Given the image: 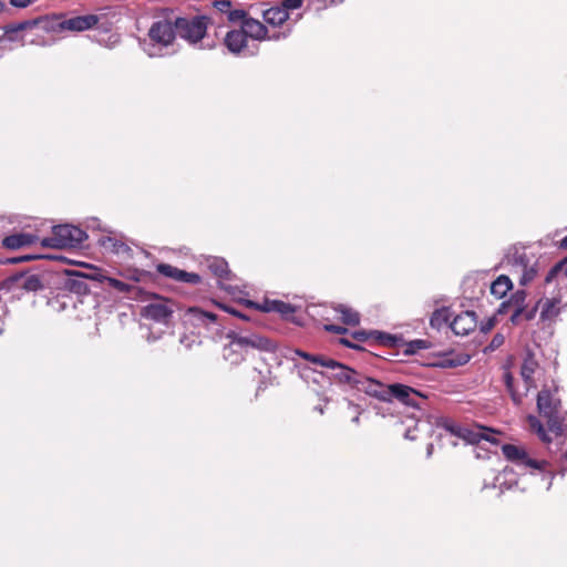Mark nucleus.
<instances>
[{
    "mask_svg": "<svg viewBox=\"0 0 567 567\" xmlns=\"http://www.w3.org/2000/svg\"><path fill=\"white\" fill-rule=\"evenodd\" d=\"M275 302H276V300L265 298L261 302L248 300L247 305L249 307L260 310L262 312H274L272 308L275 306H272V305H275Z\"/></svg>",
    "mask_w": 567,
    "mask_h": 567,
    "instance_id": "nucleus-38",
    "label": "nucleus"
},
{
    "mask_svg": "<svg viewBox=\"0 0 567 567\" xmlns=\"http://www.w3.org/2000/svg\"><path fill=\"white\" fill-rule=\"evenodd\" d=\"M230 340L223 349V357L233 365H237L245 359L248 349H257L265 352H275L277 343L264 336L257 333L238 334L235 331L227 333Z\"/></svg>",
    "mask_w": 567,
    "mask_h": 567,
    "instance_id": "nucleus-2",
    "label": "nucleus"
},
{
    "mask_svg": "<svg viewBox=\"0 0 567 567\" xmlns=\"http://www.w3.org/2000/svg\"><path fill=\"white\" fill-rule=\"evenodd\" d=\"M175 29L177 34L192 43L202 40L207 31V22L205 17H195L193 19L176 18Z\"/></svg>",
    "mask_w": 567,
    "mask_h": 567,
    "instance_id": "nucleus-8",
    "label": "nucleus"
},
{
    "mask_svg": "<svg viewBox=\"0 0 567 567\" xmlns=\"http://www.w3.org/2000/svg\"><path fill=\"white\" fill-rule=\"evenodd\" d=\"M337 311L341 313L343 323L349 326H357L360 323V315L355 310L344 305H339Z\"/></svg>",
    "mask_w": 567,
    "mask_h": 567,
    "instance_id": "nucleus-33",
    "label": "nucleus"
},
{
    "mask_svg": "<svg viewBox=\"0 0 567 567\" xmlns=\"http://www.w3.org/2000/svg\"><path fill=\"white\" fill-rule=\"evenodd\" d=\"M302 6V0H282L281 7L288 10H295Z\"/></svg>",
    "mask_w": 567,
    "mask_h": 567,
    "instance_id": "nucleus-53",
    "label": "nucleus"
},
{
    "mask_svg": "<svg viewBox=\"0 0 567 567\" xmlns=\"http://www.w3.org/2000/svg\"><path fill=\"white\" fill-rule=\"evenodd\" d=\"M560 247L561 248H567V235L560 240Z\"/></svg>",
    "mask_w": 567,
    "mask_h": 567,
    "instance_id": "nucleus-63",
    "label": "nucleus"
},
{
    "mask_svg": "<svg viewBox=\"0 0 567 567\" xmlns=\"http://www.w3.org/2000/svg\"><path fill=\"white\" fill-rule=\"evenodd\" d=\"M291 32V28H288L287 30L285 31H275L272 33H268L267 32V38L266 40H270V41H279V40H282V39H286L288 38V35L290 34Z\"/></svg>",
    "mask_w": 567,
    "mask_h": 567,
    "instance_id": "nucleus-51",
    "label": "nucleus"
},
{
    "mask_svg": "<svg viewBox=\"0 0 567 567\" xmlns=\"http://www.w3.org/2000/svg\"><path fill=\"white\" fill-rule=\"evenodd\" d=\"M526 301V291L517 290L508 300L503 301L497 309L498 315L511 313L509 320L513 324L522 323V311Z\"/></svg>",
    "mask_w": 567,
    "mask_h": 567,
    "instance_id": "nucleus-11",
    "label": "nucleus"
},
{
    "mask_svg": "<svg viewBox=\"0 0 567 567\" xmlns=\"http://www.w3.org/2000/svg\"><path fill=\"white\" fill-rule=\"evenodd\" d=\"M493 327V320L489 319L488 322L482 327V331H487Z\"/></svg>",
    "mask_w": 567,
    "mask_h": 567,
    "instance_id": "nucleus-61",
    "label": "nucleus"
},
{
    "mask_svg": "<svg viewBox=\"0 0 567 567\" xmlns=\"http://www.w3.org/2000/svg\"><path fill=\"white\" fill-rule=\"evenodd\" d=\"M538 303L543 322H554L565 308L559 297L539 299Z\"/></svg>",
    "mask_w": 567,
    "mask_h": 567,
    "instance_id": "nucleus-18",
    "label": "nucleus"
},
{
    "mask_svg": "<svg viewBox=\"0 0 567 567\" xmlns=\"http://www.w3.org/2000/svg\"><path fill=\"white\" fill-rule=\"evenodd\" d=\"M274 306V312L279 313L285 320H290L291 322L299 326L301 324V321L299 319L292 317V315L296 311V307H293L291 303L281 300H276Z\"/></svg>",
    "mask_w": 567,
    "mask_h": 567,
    "instance_id": "nucleus-29",
    "label": "nucleus"
},
{
    "mask_svg": "<svg viewBox=\"0 0 567 567\" xmlns=\"http://www.w3.org/2000/svg\"><path fill=\"white\" fill-rule=\"evenodd\" d=\"M1 288L12 293L20 291L35 293L45 288V280L44 276L35 269H25L7 277L2 281Z\"/></svg>",
    "mask_w": 567,
    "mask_h": 567,
    "instance_id": "nucleus-6",
    "label": "nucleus"
},
{
    "mask_svg": "<svg viewBox=\"0 0 567 567\" xmlns=\"http://www.w3.org/2000/svg\"><path fill=\"white\" fill-rule=\"evenodd\" d=\"M532 262V258L526 254V248L520 246H512L508 248L503 264L506 267H511L512 271L517 272L524 267H527L528 264Z\"/></svg>",
    "mask_w": 567,
    "mask_h": 567,
    "instance_id": "nucleus-17",
    "label": "nucleus"
},
{
    "mask_svg": "<svg viewBox=\"0 0 567 567\" xmlns=\"http://www.w3.org/2000/svg\"><path fill=\"white\" fill-rule=\"evenodd\" d=\"M442 426L456 437L464 440L468 444H480L481 442L489 443L497 446V440L494 437V432L485 427L470 429L462 426L451 419H445Z\"/></svg>",
    "mask_w": 567,
    "mask_h": 567,
    "instance_id": "nucleus-7",
    "label": "nucleus"
},
{
    "mask_svg": "<svg viewBox=\"0 0 567 567\" xmlns=\"http://www.w3.org/2000/svg\"><path fill=\"white\" fill-rule=\"evenodd\" d=\"M528 422H529L530 426L536 430L539 439L543 442H545V443H550L551 442V437L549 436V434H551V433L548 431V429L546 430L544 427L542 422L536 416L530 415L528 417Z\"/></svg>",
    "mask_w": 567,
    "mask_h": 567,
    "instance_id": "nucleus-34",
    "label": "nucleus"
},
{
    "mask_svg": "<svg viewBox=\"0 0 567 567\" xmlns=\"http://www.w3.org/2000/svg\"><path fill=\"white\" fill-rule=\"evenodd\" d=\"M433 453V444L430 443L426 447V456L430 457Z\"/></svg>",
    "mask_w": 567,
    "mask_h": 567,
    "instance_id": "nucleus-62",
    "label": "nucleus"
},
{
    "mask_svg": "<svg viewBox=\"0 0 567 567\" xmlns=\"http://www.w3.org/2000/svg\"><path fill=\"white\" fill-rule=\"evenodd\" d=\"M559 271H563L564 275L567 277V257L560 261L559 264H556L546 275L545 281L550 282Z\"/></svg>",
    "mask_w": 567,
    "mask_h": 567,
    "instance_id": "nucleus-40",
    "label": "nucleus"
},
{
    "mask_svg": "<svg viewBox=\"0 0 567 567\" xmlns=\"http://www.w3.org/2000/svg\"><path fill=\"white\" fill-rule=\"evenodd\" d=\"M502 452L505 458L520 471H530L532 473L534 471L539 472L543 478L548 481L546 489L550 488L554 474L551 470H549V463L547 461L532 457L523 446L515 444H503Z\"/></svg>",
    "mask_w": 567,
    "mask_h": 567,
    "instance_id": "nucleus-4",
    "label": "nucleus"
},
{
    "mask_svg": "<svg viewBox=\"0 0 567 567\" xmlns=\"http://www.w3.org/2000/svg\"><path fill=\"white\" fill-rule=\"evenodd\" d=\"M538 308H539L538 301L536 302L535 306H533L529 309H527L526 305H525L524 306V310L522 311V322L523 321H530V320H533L536 317Z\"/></svg>",
    "mask_w": 567,
    "mask_h": 567,
    "instance_id": "nucleus-46",
    "label": "nucleus"
},
{
    "mask_svg": "<svg viewBox=\"0 0 567 567\" xmlns=\"http://www.w3.org/2000/svg\"><path fill=\"white\" fill-rule=\"evenodd\" d=\"M517 272H520L519 285L527 286L529 282L534 280L537 275V270L535 268V264H528L527 267L522 268Z\"/></svg>",
    "mask_w": 567,
    "mask_h": 567,
    "instance_id": "nucleus-36",
    "label": "nucleus"
},
{
    "mask_svg": "<svg viewBox=\"0 0 567 567\" xmlns=\"http://www.w3.org/2000/svg\"><path fill=\"white\" fill-rule=\"evenodd\" d=\"M477 326V318L474 311H462L450 322V328L457 336H467L473 332Z\"/></svg>",
    "mask_w": 567,
    "mask_h": 567,
    "instance_id": "nucleus-15",
    "label": "nucleus"
},
{
    "mask_svg": "<svg viewBox=\"0 0 567 567\" xmlns=\"http://www.w3.org/2000/svg\"><path fill=\"white\" fill-rule=\"evenodd\" d=\"M84 276L87 284L89 281L104 282L107 277L102 275L96 268L91 269L89 272H84Z\"/></svg>",
    "mask_w": 567,
    "mask_h": 567,
    "instance_id": "nucleus-44",
    "label": "nucleus"
},
{
    "mask_svg": "<svg viewBox=\"0 0 567 567\" xmlns=\"http://www.w3.org/2000/svg\"><path fill=\"white\" fill-rule=\"evenodd\" d=\"M99 20L96 14L78 16L62 21L60 27L70 31H85L96 25Z\"/></svg>",
    "mask_w": 567,
    "mask_h": 567,
    "instance_id": "nucleus-22",
    "label": "nucleus"
},
{
    "mask_svg": "<svg viewBox=\"0 0 567 567\" xmlns=\"http://www.w3.org/2000/svg\"><path fill=\"white\" fill-rule=\"evenodd\" d=\"M503 382L514 405L520 406L528 392L534 386H526L525 382H517L507 365L503 367Z\"/></svg>",
    "mask_w": 567,
    "mask_h": 567,
    "instance_id": "nucleus-12",
    "label": "nucleus"
},
{
    "mask_svg": "<svg viewBox=\"0 0 567 567\" xmlns=\"http://www.w3.org/2000/svg\"><path fill=\"white\" fill-rule=\"evenodd\" d=\"M340 343L350 349L362 350V348L360 346L353 343L352 341H350L349 339H346V338H341Z\"/></svg>",
    "mask_w": 567,
    "mask_h": 567,
    "instance_id": "nucleus-57",
    "label": "nucleus"
},
{
    "mask_svg": "<svg viewBox=\"0 0 567 567\" xmlns=\"http://www.w3.org/2000/svg\"><path fill=\"white\" fill-rule=\"evenodd\" d=\"M16 28H17V23H11V24L6 25L3 28L4 33L0 37V42H2L3 40H8L10 42L17 41L18 33L20 32V30H16Z\"/></svg>",
    "mask_w": 567,
    "mask_h": 567,
    "instance_id": "nucleus-42",
    "label": "nucleus"
},
{
    "mask_svg": "<svg viewBox=\"0 0 567 567\" xmlns=\"http://www.w3.org/2000/svg\"><path fill=\"white\" fill-rule=\"evenodd\" d=\"M517 485V480L512 467L506 466L502 472L493 477V482L489 484L484 482L483 488H499L501 493L505 489H511Z\"/></svg>",
    "mask_w": 567,
    "mask_h": 567,
    "instance_id": "nucleus-20",
    "label": "nucleus"
},
{
    "mask_svg": "<svg viewBox=\"0 0 567 567\" xmlns=\"http://www.w3.org/2000/svg\"><path fill=\"white\" fill-rule=\"evenodd\" d=\"M430 348V342L423 339H414L405 343L404 354L412 355L417 353L420 350Z\"/></svg>",
    "mask_w": 567,
    "mask_h": 567,
    "instance_id": "nucleus-35",
    "label": "nucleus"
},
{
    "mask_svg": "<svg viewBox=\"0 0 567 567\" xmlns=\"http://www.w3.org/2000/svg\"><path fill=\"white\" fill-rule=\"evenodd\" d=\"M344 0H313V4H317V10H324L328 7L338 6L343 3Z\"/></svg>",
    "mask_w": 567,
    "mask_h": 567,
    "instance_id": "nucleus-49",
    "label": "nucleus"
},
{
    "mask_svg": "<svg viewBox=\"0 0 567 567\" xmlns=\"http://www.w3.org/2000/svg\"><path fill=\"white\" fill-rule=\"evenodd\" d=\"M241 30L247 39L250 38L252 40L262 41L267 38V27L259 20L250 17L243 21Z\"/></svg>",
    "mask_w": 567,
    "mask_h": 567,
    "instance_id": "nucleus-24",
    "label": "nucleus"
},
{
    "mask_svg": "<svg viewBox=\"0 0 567 567\" xmlns=\"http://www.w3.org/2000/svg\"><path fill=\"white\" fill-rule=\"evenodd\" d=\"M225 45L231 53H244L247 51V38L243 30H231L225 37Z\"/></svg>",
    "mask_w": 567,
    "mask_h": 567,
    "instance_id": "nucleus-23",
    "label": "nucleus"
},
{
    "mask_svg": "<svg viewBox=\"0 0 567 567\" xmlns=\"http://www.w3.org/2000/svg\"><path fill=\"white\" fill-rule=\"evenodd\" d=\"M99 244L105 250L117 255H130L132 251L128 245L113 237H103L99 239Z\"/></svg>",
    "mask_w": 567,
    "mask_h": 567,
    "instance_id": "nucleus-26",
    "label": "nucleus"
},
{
    "mask_svg": "<svg viewBox=\"0 0 567 567\" xmlns=\"http://www.w3.org/2000/svg\"><path fill=\"white\" fill-rule=\"evenodd\" d=\"M513 288L512 280L506 275L498 276L491 285V293L502 299Z\"/></svg>",
    "mask_w": 567,
    "mask_h": 567,
    "instance_id": "nucleus-27",
    "label": "nucleus"
},
{
    "mask_svg": "<svg viewBox=\"0 0 567 567\" xmlns=\"http://www.w3.org/2000/svg\"><path fill=\"white\" fill-rule=\"evenodd\" d=\"M173 306L174 303L168 299L156 298L142 308L141 315L145 319L167 327L174 313Z\"/></svg>",
    "mask_w": 567,
    "mask_h": 567,
    "instance_id": "nucleus-9",
    "label": "nucleus"
},
{
    "mask_svg": "<svg viewBox=\"0 0 567 567\" xmlns=\"http://www.w3.org/2000/svg\"><path fill=\"white\" fill-rule=\"evenodd\" d=\"M450 318H451L450 308L442 307V308L436 309L432 313V316L430 318V324L432 328L441 329L443 326H445L447 323L450 324Z\"/></svg>",
    "mask_w": 567,
    "mask_h": 567,
    "instance_id": "nucleus-30",
    "label": "nucleus"
},
{
    "mask_svg": "<svg viewBox=\"0 0 567 567\" xmlns=\"http://www.w3.org/2000/svg\"><path fill=\"white\" fill-rule=\"evenodd\" d=\"M505 337L502 333H496L488 344L489 350H495L504 344Z\"/></svg>",
    "mask_w": 567,
    "mask_h": 567,
    "instance_id": "nucleus-52",
    "label": "nucleus"
},
{
    "mask_svg": "<svg viewBox=\"0 0 567 567\" xmlns=\"http://www.w3.org/2000/svg\"><path fill=\"white\" fill-rule=\"evenodd\" d=\"M41 246L44 248L62 249L56 235H53V234L51 237H45V238L41 239Z\"/></svg>",
    "mask_w": 567,
    "mask_h": 567,
    "instance_id": "nucleus-47",
    "label": "nucleus"
},
{
    "mask_svg": "<svg viewBox=\"0 0 567 567\" xmlns=\"http://www.w3.org/2000/svg\"><path fill=\"white\" fill-rule=\"evenodd\" d=\"M315 410L319 412L320 414H323V408L322 406H316Z\"/></svg>",
    "mask_w": 567,
    "mask_h": 567,
    "instance_id": "nucleus-64",
    "label": "nucleus"
},
{
    "mask_svg": "<svg viewBox=\"0 0 567 567\" xmlns=\"http://www.w3.org/2000/svg\"><path fill=\"white\" fill-rule=\"evenodd\" d=\"M32 0H10V4L14 8H27Z\"/></svg>",
    "mask_w": 567,
    "mask_h": 567,
    "instance_id": "nucleus-56",
    "label": "nucleus"
},
{
    "mask_svg": "<svg viewBox=\"0 0 567 567\" xmlns=\"http://www.w3.org/2000/svg\"><path fill=\"white\" fill-rule=\"evenodd\" d=\"M482 443L483 442H481L480 444H476L477 445V447H476V457H478V458H481V457H489L488 456V452H485V454L480 453V450H482V446H481Z\"/></svg>",
    "mask_w": 567,
    "mask_h": 567,
    "instance_id": "nucleus-59",
    "label": "nucleus"
},
{
    "mask_svg": "<svg viewBox=\"0 0 567 567\" xmlns=\"http://www.w3.org/2000/svg\"><path fill=\"white\" fill-rule=\"evenodd\" d=\"M347 410L349 414H351V422L355 425L360 424V415L362 413V409L359 404L353 403L352 401H347Z\"/></svg>",
    "mask_w": 567,
    "mask_h": 567,
    "instance_id": "nucleus-41",
    "label": "nucleus"
},
{
    "mask_svg": "<svg viewBox=\"0 0 567 567\" xmlns=\"http://www.w3.org/2000/svg\"><path fill=\"white\" fill-rule=\"evenodd\" d=\"M214 7H215V9L220 14H225L227 17L229 11H230V9H231V1H229V0H216L214 2Z\"/></svg>",
    "mask_w": 567,
    "mask_h": 567,
    "instance_id": "nucleus-45",
    "label": "nucleus"
},
{
    "mask_svg": "<svg viewBox=\"0 0 567 567\" xmlns=\"http://www.w3.org/2000/svg\"><path fill=\"white\" fill-rule=\"evenodd\" d=\"M262 18L267 24L279 27L289 19V13L281 6H277L265 10Z\"/></svg>",
    "mask_w": 567,
    "mask_h": 567,
    "instance_id": "nucleus-25",
    "label": "nucleus"
},
{
    "mask_svg": "<svg viewBox=\"0 0 567 567\" xmlns=\"http://www.w3.org/2000/svg\"><path fill=\"white\" fill-rule=\"evenodd\" d=\"M352 338L359 342H364L372 339V330H357L351 333Z\"/></svg>",
    "mask_w": 567,
    "mask_h": 567,
    "instance_id": "nucleus-50",
    "label": "nucleus"
},
{
    "mask_svg": "<svg viewBox=\"0 0 567 567\" xmlns=\"http://www.w3.org/2000/svg\"><path fill=\"white\" fill-rule=\"evenodd\" d=\"M156 270L159 275L173 279L178 282H186L190 285H198L202 280L200 276L196 272H188L179 269L169 264L161 262L156 266Z\"/></svg>",
    "mask_w": 567,
    "mask_h": 567,
    "instance_id": "nucleus-13",
    "label": "nucleus"
},
{
    "mask_svg": "<svg viewBox=\"0 0 567 567\" xmlns=\"http://www.w3.org/2000/svg\"><path fill=\"white\" fill-rule=\"evenodd\" d=\"M227 20L231 23H243L244 20L248 19L247 12L243 9H230Z\"/></svg>",
    "mask_w": 567,
    "mask_h": 567,
    "instance_id": "nucleus-43",
    "label": "nucleus"
},
{
    "mask_svg": "<svg viewBox=\"0 0 567 567\" xmlns=\"http://www.w3.org/2000/svg\"><path fill=\"white\" fill-rule=\"evenodd\" d=\"M105 282H107V285L111 288L117 290L118 292H123V293L128 292L133 288L132 285L124 282L122 280H118L116 278H112V277H106Z\"/></svg>",
    "mask_w": 567,
    "mask_h": 567,
    "instance_id": "nucleus-39",
    "label": "nucleus"
},
{
    "mask_svg": "<svg viewBox=\"0 0 567 567\" xmlns=\"http://www.w3.org/2000/svg\"><path fill=\"white\" fill-rule=\"evenodd\" d=\"M540 365L532 351H526L520 364L519 374L526 386L537 388L536 378L540 374Z\"/></svg>",
    "mask_w": 567,
    "mask_h": 567,
    "instance_id": "nucleus-14",
    "label": "nucleus"
},
{
    "mask_svg": "<svg viewBox=\"0 0 567 567\" xmlns=\"http://www.w3.org/2000/svg\"><path fill=\"white\" fill-rule=\"evenodd\" d=\"M52 233L53 235H56L62 248L79 247L87 238V235L83 229L69 224L53 226Z\"/></svg>",
    "mask_w": 567,
    "mask_h": 567,
    "instance_id": "nucleus-10",
    "label": "nucleus"
},
{
    "mask_svg": "<svg viewBox=\"0 0 567 567\" xmlns=\"http://www.w3.org/2000/svg\"><path fill=\"white\" fill-rule=\"evenodd\" d=\"M404 437L411 441L415 440L416 436L414 434V430L408 429L404 433Z\"/></svg>",
    "mask_w": 567,
    "mask_h": 567,
    "instance_id": "nucleus-58",
    "label": "nucleus"
},
{
    "mask_svg": "<svg viewBox=\"0 0 567 567\" xmlns=\"http://www.w3.org/2000/svg\"><path fill=\"white\" fill-rule=\"evenodd\" d=\"M39 237L31 233H16L2 239V246L10 250L30 247L38 243Z\"/></svg>",
    "mask_w": 567,
    "mask_h": 567,
    "instance_id": "nucleus-21",
    "label": "nucleus"
},
{
    "mask_svg": "<svg viewBox=\"0 0 567 567\" xmlns=\"http://www.w3.org/2000/svg\"><path fill=\"white\" fill-rule=\"evenodd\" d=\"M327 369L331 370V378L336 383L363 392L381 402L390 403L395 399L406 406L420 411L425 409L427 398L409 385L402 383L384 384L333 359L328 361Z\"/></svg>",
    "mask_w": 567,
    "mask_h": 567,
    "instance_id": "nucleus-1",
    "label": "nucleus"
},
{
    "mask_svg": "<svg viewBox=\"0 0 567 567\" xmlns=\"http://www.w3.org/2000/svg\"><path fill=\"white\" fill-rule=\"evenodd\" d=\"M267 382L266 381H260L258 386H257V394L260 392V391H264L266 388H267Z\"/></svg>",
    "mask_w": 567,
    "mask_h": 567,
    "instance_id": "nucleus-60",
    "label": "nucleus"
},
{
    "mask_svg": "<svg viewBox=\"0 0 567 567\" xmlns=\"http://www.w3.org/2000/svg\"><path fill=\"white\" fill-rule=\"evenodd\" d=\"M41 21H42L41 18H35V19L18 22L16 30L24 31L28 29H32V28L37 27Z\"/></svg>",
    "mask_w": 567,
    "mask_h": 567,
    "instance_id": "nucleus-48",
    "label": "nucleus"
},
{
    "mask_svg": "<svg viewBox=\"0 0 567 567\" xmlns=\"http://www.w3.org/2000/svg\"><path fill=\"white\" fill-rule=\"evenodd\" d=\"M65 279L63 287L65 290L79 296L87 295L91 290L90 285L85 280L84 272L78 270H65Z\"/></svg>",
    "mask_w": 567,
    "mask_h": 567,
    "instance_id": "nucleus-16",
    "label": "nucleus"
},
{
    "mask_svg": "<svg viewBox=\"0 0 567 567\" xmlns=\"http://www.w3.org/2000/svg\"><path fill=\"white\" fill-rule=\"evenodd\" d=\"M221 308H223L226 312H228V313H230V315H233V316H235V317H238V318H240V319H243V320H249V318H248L246 315H244V313L239 312L238 310H236V309H235V308H233V307L221 306Z\"/></svg>",
    "mask_w": 567,
    "mask_h": 567,
    "instance_id": "nucleus-55",
    "label": "nucleus"
},
{
    "mask_svg": "<svg viewBox=\"0 0 567 567\" xmlns=\"http://www.w3.org/2000/svg\"><path fill=\"white\" fill-rule=\"evenodd\" d=\"M292 352L297 357L302 358L315 365H320L323 368H327L328 361H330V358H326L324 355L321 354H312L300 349H295Z\"/></svg>",
    "mask_w": 567,
    "mask_h": 567,
    "instance_id": "nucleus-32",
    "label": "nucleus"
},
{
    "mask_svg": "<svg viewBox=\"0 0 567 567\" xmlns=\"http://www.w3.org/2000/svg\"><path fill=\"white\" fill-rule=\"evenodd\" d=\"M372 340H374L377 343L381 346H388L393 348L400 347L401 343L403 342L402 337L378 330H372Z\"/></svg>",
    "mask_w": 567,
    "mask_h": 567,
    "instance_id": "nucleus-28",
    "label": "nucleus"
},
{
    "mask_svg": "<svg viewBox=\"0 0 567 567\" xmlns=\"http://www.w3.org/2000/svg\"><path fill=\"white\" fill-rule=\"evenodd\" d=\"M206 266L212 271V274L220 279L221 289L231 292V287L221 282V280L231 279V272L228 268V262L224 258L209 257L206 260Z\"/></svg>",
    "mask_w": 567,
    "mask_h": 567,
    "instance_id": "nucleus-19",
    "label": "nucleus"
},
{
    "mask_svg": "<svg viewBox=\"0 0 567 567\" xmlns=\"http://www.w3.org/2000/svg\"><path fill=\"white\" fill-rule=\"evenodd\" d=\"M189 313L193 316V318L202 323L207 322H215L217 319V316L213 312L204 311L198 308H190Z\"/></svg>",
    "mask_w": 567,
    "mask_h": 567,
    "instance_id": "nucleus-37",
    "label": "nucleus"
},
{
    "mask_svg": "<svg viewBox=\"0 0 567 567\" xmlns=\"http://www.w3.org/2000/svg\"><path fill=\"white\" fill-rule=\"evenodd\" d=\"M176 34L175 22L172 23L166 19L155 21L148 30L150 41L142 43L143 51L150 58L162 56L163 49L174 42Z\"/></svg>",
    "mask_w": 567,
    "mask_h": 567,
    "instance_id": "nucleus-5",
    "label": "nucleus"
},
{
    "mask_svg": "<svg viewBox=\"0 0 567 567\" xmlns=\"http://www.w3.org/2000/svg\"><path fill=\"white\" fill-rule=\"evenodd\" d=\"M324 330L337 334H343L348 332L347 328L338 324H326Z\"/></svg>",
    "mask_w": 567,
    "mask_h": 567,
    "instance_id": "nucleus-54",
    "label": "nucleus"
},
{
    "mask_svg": "<svg viewBox=\"0 0 567 567\" xmlns=\"http://www.w3.org/2000/svg\"><path fill=\"white\" fill-rule=\"evenodd\" d=\"M560 399L557 389L544 386L537 393L538 413L546 419L548 431L555 437H561L567 430V412H560Z\"/></svg>",
    "mask_w": 567,
    "mask_h": 567,
    "instance_id": "nucleus-3",
    "label": "nucleus"
},
{
    "mask_svg": "<svg viewBox=\"0 0 567 567\" xmlns=\"http://www.w3.org/2000/svg\"><path fill=\"white\" fill-rule=\"evenodd\" d=\"M51 259V260H65L66 258L58 255H23L20 257H12L8 258L4 262L6 264H19V262H25V261H32L38 259Z\"/></svg>",
    "mask_w": 567,
    "mask_h": 567,
    "instance_id": "nucleus-31",
    "label": "nucleus"
}]
</instances>
